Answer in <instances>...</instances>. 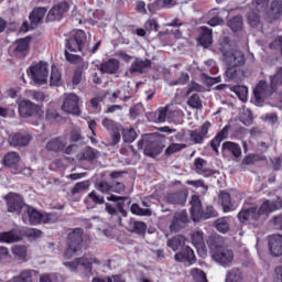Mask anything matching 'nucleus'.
<instances>
[{"mask_svg":"<svg viewBox=\"0 0 282 282\" xmlns=\"http://www.w3.org/2000/svg\"><path fill=\"white\" fill-rule=\"evenodd\" d=\"M220 52H223L224 61L227 65V69L225 72L228 80H237L242 65H246V55L243 52L232 48L230 43L228 42V37H225L220 47Z\"/></svg>","mask_w":282,"mask_h":282,"instance_id":"f257e3e1","label":"nucleus"},{"mask_svg":"<svg viewBox=\"0 0 282 282\" xmlns=\"http://www.w3.org/2000/svg\"><path fill=\"white\" fill-rule=\"evenodd\" d=\"M207 246L212 252V257L217 263H220L224 268H228L235 259V252L228 249L226 245L219 241L217 238H209Z\"/></svg>","mask_w":282,"mask_h":282,"instance_id":"f03ea898","label":"nucleus"},{"mask_svg":"<svg viewBox=\"0 0 282 282\" xmlns=\"http://www.w3.org/2000/svg\"><path fill=\"white\" fill-rule=\"evenodd\" d=\"M65 48L69 52H80L83 56L89 52V41H87V33L83 30H77L70 33L65 40Z\"/></svg>","mask_w":282,"mask_h":282,"instance_id":"7ed1b4c3","label":"nucleus"},{"mask_svg":"<svg viewBox=\"0 0 282 282\" xmlns=\"http://www.w3.org/2000/svg\"><path fill=\"white\" fill-rule=\"evenodd\" d=\"M83 235L85 231L83 228H75L67 236V247L64 251V259H73V257L83 250Z\"/></svg>","mask_w":282,"mask_h":282,"instance_id":"20e7f679","label":"nucleus"},{"mask_svg":"<svg viewBox=\"0 0 282 282\" xmlns=\"http://www.w3.org/2000/svg\"><path fill=\"white\" fill-rule=\"evenodd\" d=\"M22 220L24 224H31V226H39V224H54V214H42L36 208L25 205V209L22 213Z\"/></svg>","mask_w":282,"mask_h":282,"instance_id":"39448f33","label":"nucleus"},{"mask_svg":"<svg viewBox=\"0 0 282 282\" xmlns=\"http://www.w3.org/2000/svg\"><path fill=\"white\" fill-rule=\"evenodd\" d=\"M237 219L242 226H252V228H259L263 224V218L259 213V207L251 206L249 208L243 207L238 214Z\"/></svg>","mask_w":282,"mask_h":282,"instance_id":"423d86ee","label":"nucleus"},{"mask_svg":"<svg viewBox=\"0 0 282 282\" xmlns=\"http://www.w3.org/2000/svg\"><path fill=\"white\" fill-rule=\"evenodd\" d=\"M137 147L139 150H143L144 155L148 158H158L164 151V144L158 140H151L150 134H143L138 141Z\"/></svg>","mask_w":282,"mask_h":282,"instance_id":"0eeeda50","label":"nucleus"},{"mask_svg":"<svg viewBox=\"0 0 282 282\" xmlns=\"http://www.w3.org/2000/svg\"><path fill=\"white\" fill-rule=\"evenodd\" d=\"M28 76L35 85H47V77L50 76V65L45 62H40L32 65L28 70Z\"/></svg>","mask_w":282,"mask_h":282,"instance_id":"6e6552de","label":"nucleus"},{"mask_svg":"<svg viewBox=\"0 0 282 282\" xmlns=\"http://www.w3.org/2000/svg\"><path fill=\"white\" fill-rule=\"evenodd\" d=\"M32 39L30 36L22 37L17 40L11 45V54L13 58H18L19 61H24V58L30 54V42Z\"/></svg>","mask_w":282,"mask_h":282,"instance_id":"1a4fd4ad","label":"nucleus"},{"mask_svg":"<svg viewBox=\"0 0 282 282\" xmlns=\"http://www.w3.org/2000/svg\"><path fill=\"white\" fill-rule=\"evenodd\" d=\"M18 110L22 118H32L33 116L43 118V113H44L43 109L40 108L39 105L30 100H22L18 106Z\"/></svg>","mask_w":282,"mask_h":282,"instance_id":"9d476101","label":"nucleus"},{"mask_svg":"<svg viewBox=\"0 0 282 282\" xmlns=\"http://www.w3.org/2000/svg\"><path fill=\"white\" fill-rule=\"evenodd\" d=\"M4 199L7 202V212L9 213L21 215L23 208L25 209V202H23V197L18 193L10 192Z\"/></svg>","mask_w":282,"mask_h":282,"instance_id":"9b49d317","label":"nucleus"},{"mask_svg":"<svg viewBox=\"0 0 282 282\" xmlns=\"http://www.w3.org/2000/svg\"><path fill=\"white\" fill-rule=\"evenodd\" d=\"M275 91L272 90V86L268 85V82L260 80L253 89V98L257 105H261V102H265V98H270Z\"/></svg>","mask_w":282,"mask_h":282,"instance_id":"f8f14e48","label":"nucleus"},{"mask_svg":"<svg viewBox=\"0 0 282 282\" xmlns=\"http://www.w3.org/2000/svg\"><path fill=\"white\" fill-rule=\"evenodd\" d=\"M210 121H205L199 129L187 130V135L193 144H204V141L208 137L210 131Z\"/></svg>","mask_w":282,"mask_h":282,"instance_id":"ddd939ff","label":"nucleus"},{"mask_svg":"<svg viewBox=\"0 0 282 282\" xmlns=\"http://www.w3.org/2000/svg\"><path fill=\"white\" fill-rule=\"evenodd\" d=\"M78 102H80V98H78L76 94H69L64 99L62 110L72 116H79L80 107Z\"/></svg>","mask_w":282,"mask_h":282,"instance_id":"4468645a","label":"nucleus"},{"mask_svg":"<svg viewBox=\"0 0 282 282\" xmlns=\"http://www.w3.org/2000/svg\"><path fill=\"white\" fill-rule=\"evenodd\" d=\"M188 224V214L186 210L176 212L170 224V232H180L183 228H186Z\"/></svg>","mask_w":282,"mask_h":282,"instance_id":"2eb2a0df","label":"nucleus"},{"mask_svg":"<svg viewBox=\"0 0 282 282\" xmlns=\"http://www.w3.org/2000/svg\"><path fill=\"white\" fill-rule=\"evenodd\" d=\"M67 12H69V3H67V1H63L52 7L46 19L47 21H61Z\"/></svg>","mask_w":282,"mask_h":282,"instance_id":"dca6fc26","label":"nucleus"},{"mask_svg":"<svg viewBox=\"0 0 282 282\" xmlns=\"http://www.w3.org/2000/svg\"><path fill=\"white\" fill-rule=\"evenodd\" d=\"M167 204H173L174 206H184L188 199V189H181L178 192L169 193L165 196Z\"/></svg>","mask_w":282,"mask_h":282,"instance_id":"f3484780","label":"nucleus"},{"mask_svg":"<svg viewBox=\"0 0 282 282\" xmlns=\"http://www.w3.org/2000/svg\"><path fill=\"white\" fill-rule=\"evenodd\" d=\"M174 259L177 263H188L189 265H193V263L197 261L195 258V251H193L191 247L181 249V251L175 253Z\"/></svg>","mask_w":282,"mask_h":282,"instance_id":"a211bd4d","label":"nucleus"},{"mask_svg":"<svg viewBox=\"0 0 282 282\" xmlns=\"http://www.w3.org/2000/svg\"><path fill=\"white\" fill-rule=\"evenodd\" d=\"M189 204H191L189 213L193 221L202 220V213L204 210V207L202 205V199L199 198V195H192Z\"/></svg>","mask_w":282,"mask_h":282,"instance_id":"6ab92c4d","label":"nucleus"},{"mask_svg":"<svg viewBox=\"0 0 282 282\" xmlns=\"http://www.w3.org/2000/svg\"><path fill=\"white\" fill-rule=\"evenodd\" d=\"M30 142H32V135L28 133L17 132L9 137V144L11 147H28Z\"/></svg>","mask_w":282,"mask_h":282,"instance_id":"aec40b11","label":"nucleus"},{"mask_svg":"<svg viewBox=\"0 0 282 282\" xmlns=\"http://www.w3.org/2000/svg\"><path fill=\"white\" fill-rule=\"evenodd\" d=\"M67 147V139L65 137H56L47 141L46 151H52L53 153H62Z\"/></svg>","mask_w":282,"mask_h":282,"instance_id":"412c9836","label":"nucleus"},{"mask_svg":"<svg viewBox=\"0 0 282 282\" xmlns=\"http://www.w3.org/2000/svg\"><path fill=\"white\" fill-rule=\"evenodd\" d=\"M21 239H23V236L19 229L0 232V243H19Z\"/></svg>","mask_w":282,"mask_h":282,"instance_id":"4be33fe9","label":"nucleus"},{"mask_svg":"<svg viewBox=\"0 0 282 282\" xmlns=\"http://www.w3.org/2000/svg\"><path fill=\"white\" fill-rule=\"evenodd\" d=\"M228 131H230V126H225L210 141V147L217 155H219V147H221V142L228 139Z\"/></svg>","mask_w":282,"mask_h":282,"instance_id":"5701e85b","label":"nucleus"},{"mask_svg":"<svg viewBox=\"0 0 282 282\" xmlns=\"http://www.w3.org/2000/svg\"><path fill=\"white\" fill-rule=\"evenodd\" d=\"M98 69L101 72V74H118V70L120 69V61L117 58H109L108 61L101 63Z\"/></svg>","mask_w":282,"mask_h":282,"instance_id":"b1692460","label":"nucleus"},{"mask_svg":"<svg viewBox=\"0 0 282 282\" xmlns=\"http://www.w3.org/2000/svg\"><path fill=\"white\" fill-rule=\"evenodd\" d=\"M269 250L272 257L282 256V236L273 235L269 237Z\"/></svg>","mask_w":282,"mask_h":282,"instance_id":"393cba45","label":"nucleus"},{"mask_svg":"<svg viewBox=\"0 0 282 282\" xmlns=\"http://www.w3.org/2000/svg\"><path fill=\"white\" fill-rule=\"evenodd\" d=\"M151 68L150 59H140L137 58L130 66L129 72L131 74H147Z\"/></svg>","mask_w":282,"mask_h":282,"instance_id":"a878e982","label":"nucleus"},{"mask_svg":"<svg viewBox=\"0 0 282 282\" xmlns=\"http://www.w3.org/2000/svg\"><path fill=\"white\" fill-rule=\"evenodd\" d=\"M218 203L220 204L223 208V213H232L237 208L235 207V204H232V198L230 196V193L228 192H220L218 195Z\"/></svg>","mask_w":282,"mask_h":282,"instance_id":"bb28decb","label":"nucleus"},{"mask_svg":"<svg viewBox=\"0 0 282 282\" xmlns=\"http://www.w3.org/2000/svg\"><path fill=\"white\" fill-rule=\"evenodd\" d=\"M207 164L206 160L196 158L194 161L195 171L198 175H203V177H213L215 171L206 167Z\"/></svg>","mask_w":282,"mask_h":282,"instance_id":"cd10ccee","label":"nucleus"},{"mask_svg":"<svg viewBox=\"0 0 282 282\" xmlns=\"http://www.w3.org/2000/svg\"><path fill=\"white\" fill-rule=\"evenodd\" d=\"M77 262L79 263V267L84 268V270H88V272H91L93 264L100 265V260L96 258L94 254H85L82 258H77Z\"/></svg>","mask_w":282,"mask_h":282,"instance_id":"c85d7f7f","label":"nucleus"},{"mask_svg":"<svg viewBox=\"0 0 282 282\" xmlns=\"http://www.w3.org/2000/svg\"><path fill=\"white\" fill-rule=\"evenodd\" d=\"M267 14L270 21H279L282 14V0H272L270 9Z\"/></svg>","mask_w":282,"mask_h":282,"instance_id":"c756f323","label":"nucleus"},{"mask_svg":"<svg viewBox=\"0 0 282 282\" xmlns=\"http://www.w3.org/2000/svg\"><path fill=\"white\" fill-rule=\"evenodd\" d=\"M200 34L198 37V43L203 47H210L213 45V29L208 26H200Z\"/></svg>","mask_w":282,"mask_h":282,"instance_id":"7c9ffc66","label":"nucleus"},{"mask_svg":"<svg viewBox=\"0 0 282 282\" xmlns=\"http://www.w3.org/2000/svg\"><path fill=\"white\" fill-rule=\"evenodd\" d=\"M166 246L173 252H177V250H182L186 246V237L184 235H176L167 240Z\"/></svg>","mask_w":282,"mask_h":282,"instance_id":"2f4dec72","label":"nucleus"},{"mask_svg":"<svg viewBox=\"0 0 282 282\" xmlns=\"http://www.w3.org/2000/svg\"><path fill=\"white\" fill-rule=\"evenodd\" d=\"M45 14H47V8L45 7L34 8L29 15L31 25H37L39 23H41V21L45 19Z\"/></svg>","mask_w":282,"mask_h":282,"instance_id":"473e14b6","label":"nucleus"},{"mask_svg":"<svg viewBox=\"0 0 282 282\" xmlns=\"http://www.w3.org/2000/svg\"><path fill=\"white\" fill-rule=\"evenodd\" d=\"M21 162V155L18 152H9L3 156L2 164L8 169H17Z\"/></svg>","mask_w":282,"mask_h":282,"instance_id":"72a5a7b5","label":"nucleus"},{"mask_svg":"<svg viewBox=\"0 0 282 282\" xmlns=\"http://www.w3.org/2000/svg\"><path fill=\"white\" fill-rule=\"evenodd\" d=\"M279 210V205L275 202L267 199L264 200L260 207H258V213H260V217L263 218V215L268 217V215Z\"/></svg>","mask_w":282,"mask_h":282,"instance_id":"f704fd0d","label":"nucleus"},{"mask_svg":"<svg viewBox=\"0 0 282 282\" xmlns=\"http://www.w3.org/2000/svg\"><path fill=\"white\" fill-rule=\"evenodd\" d=\"M12 252L18 261H21L22 263H28V261H30V258L28 257V247H25V245L14 246Z\"/></svg>","mask_w":282,"mask_h":282,"instance_id":"c9c22d12","label":"nucleus"},{"mask_svg":"<svg viewBox=\"0 0 282 282\" xmlns=\"http://www.w3.org/2000/svg\"><path fill=\"white\" fill-rule=\"evenodd\" d=\"M128 230H129V232H133L134 235H140V236L147 235V223L131 220L128 224Z\"/></svg>","mask_w":282,"mask_h":282,"instance_id":"e433bc0d","label":"nucleus"},{"mask_svg":"<svg viewBox=\"0 0 282 282\" xmlns=\"http://www.w3.org/2000/svg\"><path fill=\"white\" fill-rule=\"evenodd\" d=\"M45 122L47 124H58V122H63V116L56 109L48 108L45 113Z\"/></svg>","mask_w":282,"mask_h":282,"instance_id":"4c0bfd02","label":"nucleus"},{"mask_svg":"<svg viewBox=\"0 0 282 282\" xmlns=\"http://www.w3.org/2000/svg\"><path fill=\"white\" fill-rule=\"evenodd\" d=\"M127 199H129V197H127V196H116L113 194H111L110 196L107 197L108 202H117L118 212L123 217H127V215H128L127 210L124 209V202H127Z\"/></svg>","mask_w":282,"mask_h":282,"instance_id":"58836bf2","label":"nucleus"},{"mask_svg":"<svg viewBox=\"0 0 282 282\" xmlns=\"http://www.w3.org/2000/svg\"><path fill=\"white\" fill-rule=\"evenodd\" d=\"M223 151H228L234 158H241V147L232 141H226L221 145Z\"/></svg>","mask_w":282,"mask_h":282,"instance_id":"ea45409f","label":"nucleus"},{"mask_svg":"<svg viewBox=\"0 0 282 282\" xmlns=\"http://www.w3.org/2000/svg\"><path fill=\"white\" fill-rule=\"evenodd\" d=\"M169 113V107L159 108L154 112L149 113L150 120L152 122H166V116Z\"/></svg>","mask_w":282,"mask_h":282,"instance_id":"a19ab883","label":"nucleus"},{"mask_svg":"<svg viewBox=\"0 0 282 282\" xmlns=\"http://www.w3.org/2000/svg\"><path fill=\"white\" fill-rule=\"evenodd\" d=\"M130 213L137 215V217H151V215H153V212L150 208H142L138 203L131 205Z\"/></svg>","mask_w":282,"mask_h":282,"instance_id":"79ce46f5","label":"nucleus"},{"mask_svg":"<svg viewBox=\"0 0 282 282\" xmlns=\"http://www.w3.org/2000/svg\"><path fill=\"white\" fill-rule=\"evenodd\" d=\"M215 228L218 232L226 235L230 230V218L229 217H221L215 221Z\"/></svg>","mask_w":282,"mask_h":282,"instance_id":"37998d69","label":"nucleus"},{"mask_svg":"<svg viewBox=\"0 0 282 282\" xmlns=\"http://www.w3.org/2000/svg\"><path fill=\"white\" fill-rule=\"evenodd\" d=\"M270 85L273 91L282 87V66L278 67L274 75L270 77Z\"/></svg>","mask_w":282,"mask_h":282,"instance_id":"c03bdc74","label":"nucleus"},{"mask_svg":"<svg viewBox=\"0 0 282 282\" xmlns=\"http://www.w3.org/2000/svg\"><path fill=\"white\" fill-rule=\"evenodd\" d=\"M227 25L232 32H241L243 30V18L241 15H235L228 21Z\"/></svg>","mask_w":282,"mask_h":282,"instance_id":"a18cd8bd","label":"nucleus"},{"mask_svg":"<svg viewBox=\"0 0 282 282\" xmlns=\"http://www.w3.org/2000/svg\"><path fill=\"white\" fill-rule=\"evenodd\" d=\"M227 282H243V272L239 268H234L227 272Z\"/></svg>","mask_w":282,"mask_h":282,"instance_id":"49530a36","label":"nucleus"},{"mask_svg":"<svg viewBox=\"0 0 282 282\" xmlns=\"http://www.w3.org/2000/svg\"><path fill=\"white\" fill-rule=\"evenodd\" d=\"M192 243L197 250L204 248L206 246L204 234L202 231H194L192 234Z\"/></svg>","mask_w":282,"mask_h":282,"instance_id":"de8ad7c7","label":"nucleus"},{"mask_svg":"<svg viewBox=\"0 0 282 282\" xmlns=\"http://www.w3.org/2000/svg\"><path fill=\"white\" fill-rule=\"evenodd\" d=\"M247 22L250 28H259V25H261V15H259L257 11L252 10L247 14Z\"/></svg>","mask_w":282,"mask_h":282,"instance_id":"09e8293b","label":"nucleus"},{"mask_svg":"<svg viewBox=\"0 0 282 282\" xmlns=\"http://www.w3.org/2000/svg\"><path fill=\"white\" fill-rule=\"evenodd\" d=\"M186 143H171L166 149H165V155L167 158H171V155L175 153H180V151H184L186 149Z\"/></svg>","mask_w":282,"mask_h":282,"instance_id":"8fccbe9b","label":"nucleus"},{"mask_svg":"<svg viewBox=\"0 0 282 282\" xmlns=\"http://www.w3.org/2000/svg\"><path fill=\"white\" fill-rule=\"evenodd\" d=\"M123 142L131 144L138 140V132L133 128L122 130Z\"/></svg>","mask_w":282,"mask_h":282,"instance_id":"3c124183","label":"nucleus"},{"mask_svg":"<svg viewBox=\"0 0 282 282\" xmlns=\"http://www.w3.org/2000/svg\"><path fill=\"white\" fill-rule=\"evenodd\" d=\"M231 91L236 94V96L241 100L242 102H246L248 100V87L246 86H234L231 88Z\"/></svg>","mask_w":282,"mask_h":282,"instance_id":"603ef678","label":"nucleus"},{"mask_svg":"<svg viewBox=\"0 0 282 282\" xmlns=\"http://www.w3.org/2000/svg\"><path fill=\"white\" fill-rule=\"evenodd\" d=\"M187 105L192 109H203L204 107V105L202 104V98L197 94H194L189 97V99L187 100Z\"/></svg>","mask_w":282,"mask_h":282,"instance_id":"864d4df0","label":"nucleus"},{"mask_svg":"<svg viewBox=\"0 0 282 282\" xmlns=\"http://www.w3.org/2000/svg\"><path fill=\"white\" fill-rule=\"evenodd\" d=\"M61 70H58V68H56L55 66H52V70H51V85L53 87H58V85H61Z\"/></svg>","mask_w":282,"mask_h":282,"instance_id":"5fc2aeb1","label":"nucleus"},{"mask_svg":"<svg viewBox=\"0 0 282 282\" xmlns=\"http://www.w3.org/2000/svg\"><path fill=\"white\" fill-rule=\"evenodd\" d=\"M98 158V151L95 149L88 147L83 152V160H86V162H94Z\"/></svg>","mask_w":282,"mask_h":282,"instance_id":"6e6d98bb","label":"nucleus"},{"mask_svg":"<svg viewBox=\"0 0 282 282\" xmlns=\"http://www.w3.org/2000/svg\"><path fill=\"white\" fill-rule=\"evenodd\" d=\"M101 124L110 133H113V131H117V129H120L118 127V123H116V121H113L112 119H109L107 117L102 119Z\"/></svg>","mask_w":282,"mask_h":282,"instance_id":"4d7b16f0","label":"nucleus"},{"mask_svg":"<svg viewBox=\"0 0 282 282\" xmlns=\"http://www.w3.org/2000/svg\"><path fill=\"white\" fill-rule=\"evenodd\" d=\"M72 51L65 48L64 51V56L67 61V63H72V65H78V63H80V61H83V57H80V55H76V54H72L69 53Z\"/></svg>","mask_w":282,"mask_h":282,"instance_id":"13d9d810","label":"nucleus"},{"mask_svg":"<svg viewBox=\"0 0 282 282\" xmlns=\"http://www.w3.org/2000/svg\"><path fill=\"white\" fill-rule=\"evenodd\" d=\"M192 276L195 282H208L206 272H204L202 269H192Z\"/></svg>","mask_w":282,"mask_h":282,"instance_id":"bf43d9fd","label":"nucleus"},{"mask_svg":"<svg viewBox=\"0 0 282 282\" xmlns=\"http://www.w3.org/2000/svg\"><path fill=\"white\" fill-rule=\"evenodd\" d=\"M89 188V181H83L75 184L72 188V195H78V193H83V191H87Z\"/></svg>","mask_w":282,"mask_h":282,"instance_id":"052dcab7","label":"nucleus"},{"mask_svg":"<svg viewBox=\"0 0 282 282\" xmlns=\"http://www.w3.org/2000/svg\"><path fill=\"white\" fill-rule=\"evenodd\" d=\"M213 217H219V213L215 210L212 205L207 206L205 210L202 212V219H213Z\"/></svg>","mask_w":282,"mask_h":282,"instance_id":"680f3d73","label":"nucleus"},{"mask_svg":"<svg viewBox=\"0 0 282 282\" xmlns=\"http://www.w3.org/2000/svg\"><path fill=\"white\" fill-rule=\"evenodd\" d=\"M191 80L188 73L182 72L177 79L170 82V87H175V85H186Z\"/></svg>","mask_w":282,"mask_h":282,"instance_id":"e2e57ef3","label":"nucleus"},{"mask_svg":"<svg viewBox=\"0 0 282 282\" xmlns=\"http://www.w3.org/2000/svg\"><path fill=\"white\" fill-rule=\"evenodd\" d=\"M252 6L256 8V12H265L270 6V0H254Z\"/></svg>","mask_w":282,"mask_h":282,"instance_id":"0e129e2a","label":"nucleus"},{"mask_svg":"<svg viewBox=\"0 0 282 282\" xmlns=\"http://www.w3.org/2000/svg\"><path fill=\"white\" fill-rule=\"evenodd\" d=\"M88 199H90V202H93L94 204L97 205H102L105 204V196H101L100 194H98V192L93 191L88 194Z\"/></svg>","mask_w":282,"mask_h":282,"instance_id":"69168bd1","label":"nucleus"},{"mask_svg":"<svg viewBox=\"0 0 282 282\" xmlns=\"http://www.w3.org/2000/svg\"><path fill=\"white\" fill-rule=\"evenodd\" d=\"M97 191L104 195H109L111 193V184L107 183V181H100L97 183Z\"/></svg>","mask_w":282,"mask_h":282,"instance_id":"338daca9","label":"nucleus"},{"mask_svg":"<svg viewBox=\"0 0 282 282\" xmlns=\"http://www.w3.org/2000/svg\"><path fill=\"white\" fill-rule=\"evenodd\" d=\"M270 224L274 230H282V213L280 215L273 216L270 220Z\"/></svg>","mask_w":282,"mask_h":282,"instance_id":"774afa93","label":"nucleus"}]
</instances>
